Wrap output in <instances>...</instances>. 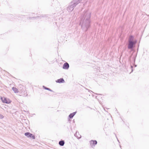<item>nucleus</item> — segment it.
I'll use <instances>...</instances> for the list:
<instances>
[{
    "instance_id": "obj_1",
    "label": "nucleus",
    "mask_w": 149,
    "mask_h": 149,
    "mask_svg": "<svg viewBox=\"0 0 149 149\" xmlns=\"http://www.w3.org/2000/svg\"><path fill=\"white\" fill-rule=\"evenodd\" d=\"M91 15V12L86 10L84 12L81 16L80 25L85 31H86L90 26Z\"/></svg>"
},
{
    "instance_id": "obj_15",
    "label": "nucleus",
    "mask_w": 149,
    "mask_h": 149,
    "mask_svg": "<svg viewBox=\"0 0 149 149\" xmlns=\"http://www.w3.org/2000/svg\"><path fill=\"white\" fill-rule=\"evenodd\" d=\"M77 134V133H76V134H74V135H75V136H76Z\"/></svg>"
},
{
    "instance_id": "obj_8",
    "label": "nucleus",
    "mask_w": 149,
    "mask_h": 149,
    "mask_svg": "<svg viewBox=\"0 0 149 149\" xmlns=\"http://www.w3.org/2000/svg\"><path fill=\"white\" fill-rule=\"evenodd\" d=\"M81 0H73V1L71 2L72 3L74 4V3H75L76 4V6L79 3Z\"/></svg>"
},
{
    "instance_id": "obj_13",
    "label": "nucleus",
    "mask_w": 149,
    "mask_h": 149,
    "mask_svg": "<svg viewBox=\"0 0 149 149\" xmlns=\"http://www.w3.org/2000/svg\"><path fill=\"white\" fill-rule=\"evenodd\" d=\"M43 87L44 88V89L45 90H48V91H53L52 90H51V89H50L49 88H47L46 87H45V86H43Z\"/></svg>"
},
{
    "instance_id": "obj_14",
    "label": "nucleus",
    "mask_w": 149,
    "mask_h": 149,
    "mask_svg": "<svg viewBox=\"0 0 149 149\" xmlns=\"http://www.w3.org/2000/svg\"><path fill=\"white\" fill-rule=\"evenodd\" d=\"M3 118V115L2 114H0V119H2Z\"/></svg>"
},
{
    "instance_id": "obj_18",
    "label": "nucleus",
    "mask_w": 149,
    "mask_h": 149,
    "mask_svg": "<svg viewBox=\"0 0 149 149\" xmlns=\"http://www.w3.org/2000/svg\"><path fill=\"white\" fill-rule=\"evenodd\" d=\"M33 18H35V17H33Z\"/></svg>"
},
{
    "instance_id": "obj_12",
    "label": "nucleus",
    "mask_w": 149,
    "mask_h": 149,
    "mask_svg": "<svg viewBox=\"0 0 149 149\" xmlns=\"http://www.w3.org/2000/svg\"><path fill=\"white\" fill-rule=\"evenodd\" d=\"M12 90L14 91L15 93H17L18 92V91L17 88H16L13 87L12 88Z\"/></svg>"
},
{
    "instance_id": "obj_5",
    "label": "nucleus",
    "mask_w": 149,
    "mask_h": 149,
    "mask_svg": "<svg viewBox=\"0 0 149 149\" xmlns=\"http://www.w3.org/2000/svg\"><path fill=\"white\" fill-rule=\"evenodd\" d=\"M25 136H26L28 137H31L33 139H35V136L32 134L30 133L29 132H26L24 134Z\"/></svg>"
},
{
    "instance_id": "obj_10",
    "label": "nucleus",
    "mask_w": 149,
    "mask_h": 149,
    "mask_svg": "<svg viewBox=\"0 0 149 149\" xmlns=\"http://www.w3.org/2000/svg\"><path fill=\"white\" fill-rule=\"evenodd\" d=\"M76 113V112H74L72 113H70L69 116V117L70 118H72L73 116L75 115Z\"/></svg>"
},
{
    "instance_id": "obj_16",
    "label": "nucleus",
    "mask_w": 149,
    "mask_h": 149,
    "mask_svg": "<svg viewBox=\"0 0 149 149\" xmlns=\"http://www.w3.org/2000/svg\"><path fill=\"white\" fill-rule=\"evenodd\" d=\"M81 136L80 137H77V138L78 139H80V138H81Z\"/></svg>"
},
{
    "instance_id": "obj_17",
    "label": "nucleus",
    "mask_w": 149,
    "mask_h": 149,
    "mask_svg": "<svg viewBox=\"0 0 149 149\" xmlns=\"http://www.w3.org/2000/svg\"><path fill=\"white\" fill-rule=\"evenodd\" d=\"M131 67L132 68V66Z\"/></svg>"
},
{
    "instance_id": "obj_9",
    "label": "nucleus",
    "mask_w": 149,
    "mask_h": 149,
    "mask_svg": "<svg viewBox=\"0 0 149 149\" xmlns=\"http://www.w3.org/2000/svg\"><path fill=\"white\" fill-rule=\"evenodd\" d=\"M56 82L58 83H63L64 82V80L63 78H60L59 79H58L56 81Z\"/></svg>"
},
{
    "instance_id": "obj_6",
    "label": "nucleus",
    "mask_w": 149,
    "mask_h": 149,
    "mask_svg": "<svg viewBox=\"0 0 149 149\" xmlns=\"http://www.w3.org/2000/svg\"><path fill=\"white\" fill-rule=\"evenodd\" d=\"M69 67V65L68 63L66 62L64 63L63 64V68L64 69L67 70L68 69Z\"/></svg>"
},
{
    "instance_id": "obj_11",
    "label": "nucleus",
    "mask_w": 149,
    "mask_h": 149,
    "mask_svg": "<svg viewBox=\"0 0 149 149\" xmlns=\"http://www.w3.org/2000/svg\"><path fill=\"white\" fill-rule=\"evenodd\" d=\"M64 141L63 140H61L59 142V145L61 146H63L64 145Z\"/></svg>"
},
{
    "instance_id": "obj_3",
    "label": "nucleus",
    "mask_w": 149,
    "mask_h": 149,
    "mask_svg": "<svg viewBox=\"0 0 149 149\" xmlns=\"http://www.w3.org/2000/svg\"><path fill=\"white\" fill-rule=\"evenodd\" d=\"M133 38V37L132 36H131L130 37V40L129 41L128 46V48L129 49H132L133 47L134 43L133 41L130 40V39Z\"/></svg>"
},
{
    "instance_id": "obj_2",
    "label": "nucleus",
    "mask_w": 149,
    "mask_h": 149,
    "mask_svg": "<svg viewBox=\"0 0 149 149\" xmlns=\"http://www.w3.org/2000/svg\"><path fill=\"white\" fill-rule=\"evenodd\" d=\"M76 6V4L75 3H74V4L72 3V2L70 3L69 6H68L67 8V10L69 12L72 11L74 9V8Z\"/></svg>"
},
{
    "instance_id": "obj_7",
    "label": "nucleus",
    "mask_w": 149,
    "mask_h": 149,
    "mask_svg": "<svg viewBox=\"0 0 149 149\" xmlns=\"http://www.w3.org/2000/svg\"><path fill=\"white\" fill-rule=\"evenodd\" d=\"M90 143L91 146H95L97 144V142L96 140H91L90 141Z\"/></svg>"
},
{
    "instance_id": "obj_4",
    "label": "nucleus",
    "mask_w": 149,
    "mask_h": 149,
    "mask_svg": "<svg viewBox=\"0 0 149 149\" xmlns=\"http://www.w3.org/2000/svg\"><path fill=\"white\" fill-rule=\"evenodd\" d=\"M1 99L2 102L4 103H6V104H9L11 102V101L9 99H7L5 97H1Z\"/></svg>"
}]
</instances>
